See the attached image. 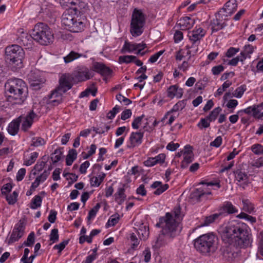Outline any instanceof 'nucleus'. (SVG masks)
Returning a JSON list of instances; mask_svg holds the SVG:
<instances>
[{
    "instance_id": "20",
    "label": "nucleus",
    "mask_w": 263,
    "mask_h": 263,
    "mask_svg": "<svg viewBox=\"0 0 263 263\" xmlns=\"http://www.w3.org/2000/svg\"><path fill=\"white\" fill-rule=\"evenodd\" d=\"M37 73H39L38 70L31 71L29 76L30 85L35 89L40 88L45 81V79L42 77H40L39 79H35L34 74H37Z\"/></svg>"
},
{
    "instance_id": "57",
    "label": "nucleus",
    "mask_w": 263,
    "mask_h": 263,
    "mask_svg": "<svg viewBox=\"0 0 263 263\" xmlns=\"http://www.w3.org/2000/svg\"><path fill=\"white\" fill-rule=\"evenodd\" d=\"M156 164L162 165L165 162L166 156L163 153H161L155 157H153Z\"/></svg>"
},
{
    "instance_id": "53",
    "label": "nucleus",
    "mask_w": 263,
    "mask_h": 263,
    "mask_svg": "<svg viewBox=\"0 0 263 263\" xmlns=\"http://www.w3.org/2000/svg\"><path fill=\"white\" fill-rule=\"evenodd\" d=\"M252 151L256 155L263 154V145L260 144H254L251 146Z\"/></svg>"
},
{
    "instance_id": "45",
    "label": "nucleus",
    "mask_w": 263,
    "mask_h": 263,
    "mask_svg": "<svg viewBox=\"0 0 263 263\" xmlns=\"http://www.w3.org/2000/svg\"><path fill=\"white\" fill-rule=\"evenodd\" d=\"M129 239L131 243L132 249L136 248L139 244L140 240L137 238L135 233H132L129 234Z\"/></svg>"
},
{
    "instance_id": "32",
    "label": "nucleus",
    "mask_w": 263,
    "mask_h": 263,
    "mask_svg": "<svg viewBox=\"0 0 263 263\" xmlns=\"http://www.w3.org/2000/svg\"><path fill=\"white\" fill-rule=\"evenodd\" d=\"M77 152L74 149H71L69 151L68 154L66 158V163L68 166L71 165L73 162L77 159Z\"/></svg>"
},
{
    "instance_id": "16",
    "label": "nucleus",
    "mask_w": 263,
    "mask_h": 263,
    "mask_svg": "<svg viewBox=\"0 0 263 263\" xmlns=\"http://www.w3.org/2000/svg\"><path fill=\"white\" fill-rule=\"evenodd\" d=\"M72 77L69 73L63 74L59 79V85L58 87L59 90L63 92H66L68 90L70 89L72 86Z\"/></svg>"
},
{
    "instance_id": "15",
    "label": "nucleus",
    "mask_w": 263,
    "mask_h": 263,
    "mask_svg": "<svg viewBox=\"0 0 263 263\" xmlns=\"http://www.w3.org/2000/svg\"><path fill=\"white\" fill-rule=\"evenodd\" d=\"M25 225L23 222L20 221L13 229L12 234L8 239V243L11 244L18 240L24 234Z\"/></svg>"
},
{
    "instance_id": "44",
    "label": "nucleus",
    "mask_w": 263,
    "mask_h": 263,
    "mask_svg": "<svg viewBox=\"0 0 263 263\" xmlns=\"http://www.w3.org/2000/svg\"><path fill=\"white\" fill-rule=\"evenodd\" d=\"M246 86L245 85H241L237 87L233 92V96L237 98H240L242 96L244 92L246 90Z\"/></svg>"
},
{
    "instance_id": "6",
    "label": "nucleus",
    "mask_w": 263,
    "mask_h": 263,
    "mask_svg": "<svg viewBox=\"0 0 263 263\" xmlns=\"http://www.w3.org/2000/svg\"><path fill=\"white\" fill-rule=\"evenodd\" d=\"M5 53L7 61L11 66L15 69L22 67L25 53L21 46L12 45L7 47Z\"/></svg>"
},
{
    "instance_id": "58",
    "label": "nucleus",
    "mask_w": 263,
    "mask_h": 263,
    "mask_svg": "<svg viewBox=\"0 0 263 263\" xmlns=\"http://www.w3.org/2000/svg\"><path fill=\"white\" fill-rule=\"evenodd\" d=\"M68 242L69 240H65L60 243L55 245L53 247V249L58 250L59 253H60L61 251L65 248L66 246L68 245Z\"/></svg>"
},
{
    "instance_id": "46",
    "label": "nucleus",
    "mask_w": 263,
    "mask_h": 263,
    "mask_svg": "<svg viewBox=\"0 0 263 263\" xmlns=\"http://www.w3.org/2000/svg\"><path fill=\"white\" fill-rule=\"evenodd\" d=\"M97 249L92 250V253L88 255L82 263H92L97 258Z\"/></svg>"
},
{
    "instance_id": "30",
    "label": "nucleus",
    "mask_w": 263,
    "mask_h": 263,
    "mask_svg": "<svg viewBox=\"0 0 263 263\" xmlns=\"http://www.w3.org/2000/svg\"><path fill=\"white\" fill-rule=\"evenodd\" d=\"M63 150V147H59L51 154V160L53 164L61 160L62 158Z\"/></svg>"
},
{
    "instance_id": "63",
    "label": "nucleus",
    "mask_w": 263,
    "mask_h": 263,
    "mask_svg": "<svg viewBox=\"0 0 263 263\" xmlns=\"http://www.w3.org/2000/svg\"><path fill=\"white\" fill-rule=\"evenodd\" d=\"M256 48V46H253L252 45L248 44L246 45L243 47V52L247 54H251L254 51V50Z\"/></svg>"
},
{
    "instance_id": "4",
    "label": "nucleus",
    "mask_w": 263,
    "mask_h": 263,
    "mask_svg": "<svg viewBox=\"0 0 263 263\" xmlns=\"http://www.w3.org/2000/svg\"><path fill=\"white\" fill-rule=\"evenodd\" d=\"M218 239L213 233L202 235L194 240L195 249L203 254L214 253L218 247Z\"/></svg>"
},
{
    "instance_id": "56",
    "label": "nucleus",
    "mask_w": 263,
    "mask_h": 263,
    "mask_svg": "<svg viewBox=\"0 0 263 263\" xmlns=\"http://www.w3.org/2000/svg\"><path fill=\"white\" fill-rule=\"evenodd\" d=\"M120 108L119 106L116 105L107 115V118L109 119H112L116 114L119 112Z\"/></svg>"
},
{
    "instance_id": "17",
    "label": "nucleus",
    "mask_w": 263,
    "mask_h": 263,
    "mask_svg": "<svg viewBox=\"0 0 263 263\" xmlns=\"http://www.w3.org/2000/svg\"><path fill=\"white\" fill-rule=\"evenodd\" d=\"M143 134V132H132L129 138V143L127 145V148H133L139 146L142 142Z\"/></svg>"
},
{
    "instance_id": "50",
    "label": "nucleus",
    "mask_w": 263,
    "mask_h": 263,
    "mask_svg": "<svg viewBox=\"0 0 263 263\" xmlns=\"http://www.w3.org/2000/svg\"><path fill=\"white\" fill-rule=\"evenodd\" d=\"M237 217L240 219H246V220L250 221L251 223H255L256 221L255 217L249 215L243 212H241L238 214Z\"/></svg>"
},
{
    "instance_id": "55",
    "label": "nucleus",
    "mask_w": 263,
    "mask_h": 263,
    "mask_svg": "<svg viewBox=\"0 0 263 263\" xmlns=\"http://www.w3.org/2000/svg\"><path fill=\"white\" fill-rule=\"evenodd\" d=\"M210 122L208 118H201L199 121V122L197 124V126L200 129H202L203 128H208L210 125Z\"/></svg>"
},
{
    "instance_id": "21",
    "label": "nucleus",
    "mask_w": 263,
    "mask_h": 263,
    "mask_svg": "<svg viewBox=\"0 0 263 263\" xmlns=\"http://www.w3.org/2000/svg\"><path fill=\"white\" fill-rule=\"evenodd\" d=\"M223 17L222 15L219 16L218 12L216 15L215 18L213 19L211 23V29L213 32H217L222 29L226 26V24L223 22V20H224Z\"/></svg>"
},
{
    "instance_id": "34",
    "label": "nucleus",
    "mask_w": 263,
    "mask_h": 263,
    "mask_svg": "<svg viewBox=\"0 0 263 263\" xmlns=\"http://www.w3.org/2000/svg\"><path fill=\"white\" fill-rule=\"evenodd\" d=\"M243 210L249 213H253L255 212L254 205L248 199H243Z\"/></svg>"
},
{
    "instance_id": "13",
    "label": "nucleus",
    "mask_w": 263,
    "mask_h": 263,
    "mask_svg": "<svg viewBox=\"0 0 263 263\" xmlns=\"http://www.w3.org/2000/svg\"><path fill=\"white\" fill-rule=\"evenodd\" d=\"M91 70L101 74L103 77V80L106 81L108 78L111 77L113 72L111 69L104 64L98 62L92 64Z\"/></svg>"
},
{
    "instance_id": "5",
    "label": "nucleus",
    "mask_w": 263,
    "mask_h": 263,
    "mask_svg": "<svg viewBox=\"0 0 263 263\" xmlns=\"http://www.w3.org/2000/svg\"><path fill=\"white\" fill-rule=\"evenodd\" d=\"M31 36L34 40L42 45H47L53 40V34L50 28L43 23L35 25Z\"/></svg>"
},
{
    "instance_id": "41",
    "label": "nucleus",
    "mask_w": 263,
    "mask_h": 263,
    "mask_svg": "<svg viewBox=\"0 0 263 263\" xmlns=\"http://www.w3.org/2000/svg\"><path fill=\"white\" fill-rule=\"evenodd\" d=\"M221 111V108L220 107L215 108L206 117L211 122L214 121L217 118L218 115Z\"/></svg>"
},
{
    "instance_id": "10",
    "label": "nucleus",
    "mask_w": 263,
    "mask_h": 263,
    "mask_svg": "<svg viewBox=\"0 0 263 263\" xmlns=\"http://www.w3.org/2000/svg\"><path fill=\"white\" fill-rule=\"evenodd\" d=\"M201 183L202 185L201 187L196 189V190L191 194V197L192 199L199 201L206 195L211 194V191L208 187L209 186L215 185L218 189L220 187V185L218 182H209L208 183L202 182Z\"/></svg>"
},
{
    "instance_id": "27",
    "label": "nucleus",
    "mask_w": 263,
    "mask_h": 263,
    "mask_svg": "<svg viewBox=\"0 0 263 263\" xmlns=\"http://www.w3.org/2000/svg\"><path fill=\"white\" fill-rule=\"evenodd\" d=\"M151 187L156 189L153 193L154 195H160L166 191L169 186L167 184H163L161 181H155Z\"/></svg>"
},
{
    "instance_id": "23",
    "label": "nucleus",
    "mask_w": 263,
    "mask_h": 263,
    "mask_svg": "<svg viewBox=\"0 0 263 263\" xmlns=\"http://www.w3.org/2000/svg\"><path fill=\"white\" fill-rule=\"evenodd\" d=\"M22 116H21L9 124L7 129L10 135L15 136L17 134L20 123L22 122Z\"/></svg>"
},
{
    "instance_id": "61",
    "label": "nucleus",
    "mask_w": 263,
    "mask_h": 263,
    "mask_svg": "<svg viewBox=\"0 0 263 263\" xmlns=\"http://www.w3.org/2000/svg\"><path fill=\"white\" fill-rule=\"evenodd\" d=\"M144 117V115L136 118L132 122V126L134 129H138L140 125L142 120Z\"/></svg>"
},
{
    "instance_id": "43",
    "label": "nucleus",
    "mask_w": 263,
    "mask_h": 263,
    "mask_svg": "<svg viewBox=\"0 0 263 263\" xmlns=\"http://www.w3.org/2000/svg\"><path fill=\"white\" fill-rule=\"evenodd\" d=\"M254 117L257 119H261L263 117V103L258 105H255Z\"/></svg>"
},
{
    "instance_id": "9",
    "label": "nucleus",
    "mask_w": 263,
    "mask_h": 263,
    "mask_svg": "<svg viewBox=\"0 0 263 263\" xmlns=\"http://www.w3.org/2000/svg\"><path fill=\"white\" fill-rule=\"evenodd\" d=\"M145 17L140 10H135L132 14L130 32L134 37L140 36L143 32Z\"/></svg>"
},
{
    "instance_id": "7",
    "label": "nucleus",
    "mask_w": 263,
    "mask_h": 263,
    "mask_svg": "<svg viewBox=\"0 0 263 263\" xmlns=\"http://www.w3.org/2000/svg\"><path fill=\"white\" fill-rule=\"evenodd\" d=\"M62 25L69 31L73 32H79L84 30V23L78 19L76 14H73L71 11H65L61 18Z\"/></svg>"
},
{
    "instance_id": "60",
    "label": "nucleus",
    "mask_w": 263,
    "mask_h": 263,
    "mask_svg": "<svg viewBox=\"0 0 263 263\" xmlns=\"http://www.w3.org/2000/svg\"><path fill=\"white\" fill-rule=\"evenodd\" d=\"M116 99L120 102L123 103L125 105H128L132 103V101L126 98L121 94L116 96Z\"/></svg>"
},
{
    "instance_id": "25",
    "label": "nucleus",
    "mask_w": 263,
    "mask_h": 263,
    "mask_svg": "<svg viewBox=\"0 0 263 263\" xmlns=\"http://www.w3.org/2000/svg\"><path fill=\"white\" fill-rule=\"evenodd\" d=\"M238 212L237 208L231 202H225L220 209L219 214L228 215L236 213Z\"/></svg>"
},
{
    "instance_id": "22",
    "label": "nucleus",
    "mask_w": 263,
    "mask_h": 263,
    "mask_svg": "<svg viewBox=\"0 0 263 263\" xmlns=\"http://www.w3.org/2000/svg\"><path fill=\"white\" fill-rule=\"evenodd\" d=\"M65 92H63L57 87L51 94L49 104L53 106H57L60 104L63 101L62 95Z\"/></svg>"
},
{
    "instance_id": "39",
    "label": "nucleus",
    "mask_w": 263,
    "mask_h": 263,
    "mask_svg": "<svg viewBox=\"0 0 263 263\" xmlns=\"http://www.w3.org/2000/svg\"><path fill=\"white\" fill-rule=\"evenodd\" d=\"M87 8V4L83 2L78 0V2L76 4L73 10L77 12H84Z\"/></svg>"
},
{
    "instance_id": "62",
    "label": "nucleus",
    "mask_w": 263,
    "mask_h": 263,
    "mask_svg": "<svg viewBox=\"0 0 263 263\" xmlns=\"http://www.w3.org/2000/svg\"><path fill=\"white\" fill-rule=\"evenodd\" d=\"M165 50H162L152 55L148 60V62L151 63L156 62L158 58L164 52Z\"/></svg>"
},
{
    "instance_id": "35",
    "label": "nucleus",
    "mask_w": 263,
    "mask_h": 263,
    "mask_svg": "<svg viewBox=\"0 0 263 263\" xmlns=\"http://www.w3.org/2000/svg\"><path fill=\"white\" fill-rule=\"evenodd\" d=\"M219 214H214L204 218V221L201 224V227H205L213 223L219 216Z\"/></svg>"
},
{
    "instance_id": "36",
    "label": "nucleus",
    "mask_w": 263,
    "mask_h": 263,
    "mask_svg": "<svg viewBox=\"0 0 263 263\" xmlns=\"http://www.w3.org/2000/svg\"><path fill=\"white\" fill-rule=\"evenodd\" d=\"M39 156V153L34 152L30 154V156L28 158L25 159L24 164L26 166H30L36 160Z\"/></svg>"
},
{
    "instance_id": "49",
    "label": "nucleus",
    "mask_w": 263,
    "mask_h": 263,
    "mask_svg": "<svg viewBox=\"0 0 263 263\" xmlns=\"http://www.w3.org/2000/svg\"><path fill=\"white\" fill-rule=\"evenodd\" d=\"M119 219L120 216L118 214L112 215L109 217L107 224L108 227L114 226L119 222Z\"/></svg>"
},
{
    "instance_id": "12",
    "label": "nucleus",
    "mask_w": 263,
    "mask_h": 263,
    "mask_svg": "<svg viewBox=\"0 0 263 263\" xmlns=\"http://www.w3.org/2000/svg\"><path fill=\"white\" fill-rule=\"evenodd\" d=\"M239 247L234 244H228L227 246H223L221 249V253L224 259L228 261H232L238 255Z\"/></svg>"
},
{
    "instance_id": "8",
    "label": "nucleus",
    "mask_w": 263,
    "mask_h": 263,
    "mask_svg": "<svg viewBox=\"0 0 263 263\" xmlns=\"http://www.w3.org/2000/svg\"><path fill=\"white\" fill-rule=\"evenodd\" d=\"M205 34L206 31L200 26H196L192 31L188 33L187 36L191 45L186 46L188 49L187 55L195 54L198 52V46Z\"/></svg>"
},
{
    "instance_id": "51",
    "label": "nucleus",
    "mask_w": 263,
    "mask_h": 263,
    "mask_svg": "<svg viewBox=\"0 0 263 263\" xmlns=\"http://www.w3.org/2000/svg\"><path fill=\"white\" fill-rule=\"evenodd\" d=\"M17 196V192L14 191L12 194L6 196V200L9 204H13L16 202Z\"/></svg>"
},
{
    "instance_id": "48",
    "label": "nucleus",
    "mask_w": 263,
    "mask_h": 263,
    "mask_svg": "<svg viewBox=\"0 0 263 263\" xmlns=\"http://www.w3.org/2000/svg\"><path fill=\"white\" fill-rule=\"evenodd\" d=\"M100 208V205L99 203H97L92 209H91L87 216V219L88 220L93 219L96 216L97 212Z\"/></svg>"
},
{
    "instance_id": "33",
    "label": "nucleus",
    "mask_w": 263,
    "mask_h": 263,
    "mask_svg": "<svg viewBox=\"0 0 263 263\" xmlns=\"http://www.w3.org/2000/svg\"><path fill=\"white\" fill-rule=\"evenodd\" d=\"M78 0H60L61 5L64 8H69L70 11L74 9V6Z\"/></svg>"
},
{
    "instance_id": "2",
    "label": "nucleus",
    "mask_w": 263,
    "mask_h": 263,
    "mask_svg": "<svg viewBox=\"0 0 263 263\" xmlns=\"http://www.w3.org/2000/svg\"><path fill=\"white\" fill-rule=\"evenodd\" d=\"M221 239L225 243L234 244L239 248H246L252 242L249 230L243 222H230L219 230Z\"/></svg>"
},
{
    "instance_id": "24",
    "label": "nucleus",
    "mask_w": 263,
    "mask_h": 263,
    "mask_svg": "<svg viewBox=\"0 0 263 263\" xmlns=\"http://www.w3.org/2000/svg\"><path fill=\"white\" fill-rule=\"evenodd\" d=\"M183 93V89L179 88L177 85L170 86L167 90V96L171 99H173L175 97L181 98Z\"/></svg>"
},
{
    "instance_id": "52",
    "label": "nucleus",
    "mask_w": 263,
    "mask_h": 263,
    "mask_svg": "<svg viewBox=\"0 0 263 263\" xmlns=\"http://www.w3.org/2000/svg\"><path fill=\"white\" fill-rule=\"evenodd\" d=\"M34 242V232L30 233L28 236L26 241H25L22 246L31 247Z\"/></svg>"
},
{
    "instance_id": "37",
    "label": "nucleus",
    "mask_w": 263,
    "mask_h": 263,
    "mask_svg": "<svg viewBox=\"0 0 263 263\" xmlns=\"http://www.w3.org/2000/svg\"><path fill=\"white\" fill-rule=\"evenodd\" d=\"M136 59V57L132 55H123L119 57L118 62L120 64H129L134 61Z\"/></svg>"
},
{
    "instance_id": "38",
    "label": "nucleus",
    "mask_w": 263,
    "mask_h": 263,
    "mask_svg": "<svg viewBox=\"0 0 263 263\" xmlns=\"http://www.w3.org/2000/svg\"><path fill=\"white\" fill-rule=\"evenodd\" d=\"M82 56L81 54L74 51H71L67 55L64 57V62L66 63H70Z\"/></svg>"
},
{
    "instance_id": "40",
    "label": "nucleus",
    "mask_w": 263,
    "mask_h": 263,
    "mask_svg": "<svg viewBox=\"0 0 263 263\" xmlns=\"http://www.w3.org/2000/svg\"><path fill=\"white\" fill-rule=\"evenodd\" d=\"M46 144V141L40 137L32 138L31 140V146L39 147Z\"/></svg>"
},
{
    "instance_id": "26",
    "label": "nucleus",
    "mask_w": 263,
    "mask_h": 263,
    "mask_svg": "<svg viewBox=\"0 0 263 263\" xmlns=\"http://www.w3.org/2000/svg\"><path fill=\"white\" fill-rule=\"evenodd\" d=\"M186 101L185 100H183L181 101H178L177 103H176L173 107V108L168 111H167L163 118L162 119V121L164 122V121L167 119L168 116L172 114L173 112H177L179 110H182L186 106Z\"/></svg>"
},
{
    "instance_id": "31",
    "label": "nucleus",
    "mask_w": 263,
    "mask_h": 263,
    "mask_svg": "<svg viewBox=\"0 0 263 263\" xmlns=\"http://www.w3.org/2000/svg\"><path fill=\"white\" fill-rule=\"evenodd\" d=\"M106 174L104 173H101L97 176L92 177L90 179V184L92 186L98 187L103 181Z\"/></svg>"
},
{
    "instance_id": "14",
    "label": "nucleus",
    "mask_w": 263,
    "mask_h": 263,
    "mask_svg": "<svg viewBox=\"0 0 263 263\" xmlns=\"http://www.w3.org/2000/svg\"><path fill=\"white\" fill-rule=\"evenodd\" d=\"M237 9V4L236 0H230L227 2L223 7L218 11L219 16L222 15L224 20L231 15Z\"/></svg>"
},
{
    "instance_id": "28",
    "label": "nucleus",
    "mask_w": 263,
    "mask_h": 263,
    "mask_svg": "<svg viewBox=\"0 0 263 263\" xmlns=\"http://www.w3.org/2000/svg\"><path fill=\"white\" fill-rule=\"evenodd\" d=\"M114 196L115 201L118 204L121 205L126 198V195L125 194V189L123 187H119Z\"/></svg>"
},
{
    "instance_id": "64",
    "label": "nucleus",
    "mask_w": 263,
    "mask_h": 263,
    "mask_svg": "<svg viewBox=\"0 0 263 263\" xmlns=\"http://www.w3.org/2000/svg\"><path fill=\"white\" fill-rule=\"evenodd\" d=\"M252 166L259 168L263 166V156L252 161L251 163Z\"/></svg>"
},
{
    "instance_id": "1",
    "label": "nucleus",
    "mask_w": 263,
    "mask_h": 263,
    "mask_svg": "<svg viewBox=\"0 0 263 263\" xmlns=\"http://www.w3.org/2000/svg\"><path fill=\"white\" fill-rule=\"evenodd\" d=\"M183 217L181 208L177 206L172 212H167L159 218V222L156 226L162 229V234L157 238L153 245L154 248H160L179 234L181 230L180 223Z\"/></svg>"
},
{
    "instance_id": "47",
    "label": "nucleus",
    "mask_w": 263,
    "mask_h": 263,
    "mask_svg": "<svg viewBox=\"0 0 263 263\" xmlns=\"http://www.w3.org/2000/svg\"><path fill=\"white\" fill-rule=\"evenodd\" d=\"M183 156V160L181 163L182 167H185L186 165H187L189 163L192 162L194 158L193 154H187V155H182Z\"/></svg>"
},
{
    "instance_id": "3",
    "label": "nucleus",
    "mask_w": 263,
    "mask_h": 263,
    "mask_svg": "<svg viewBox=\"0 0 263 263\" xmlns=\"http://www.w3.org/2000/svg\"><path fill=\"white\" fill-rule=\"evenodd\" d=\"M6 89L11 93L13 103L22 104L26 99L27 88L25 83L20 79H10L5 84Z\"/></svg>"
},
{
    "instance_id": "54",
    "label": "nucleus",
    "mask_w": 263,
    "mask_h": 263,
    "mask_svg": "<svg viewBox=\"0 0 263 263\" xmlns=\"http://www.w3.org/2000/svg\"><path fill=\"white\" fill-rule=\"evenodd\" d=\"M58 230L57 229H53L51 230L50 234V241H51L50 243H53L59 240Z\"/></svg>"
},
{
    "instance_id": "18",
    "label": "nucleus",
    "mask_w": 263,
    "mask_h": 263,
    "mask_svg": "<svg viewBox=\"0 0 263 263\" xmlns=\"http://www.w3.org/2000/svg\"><path fill=\"white\" fill-rule=\"evenodd\" d=\"M37 117V115L33 110L30 111L25 117L22 118V129L26 132L32 126L34 119Z\"/></svg>"
},
{
    "instance_id": "42",
    "label": "nucleus",
    "mask_w": 263,
    "mask_h": 263,
    "mask_svg": "<svg viewBox=\"0 0 263 263\" xmlns=\"http://www.w3.org/2000/svg\"><path fill=\"white\" fill-rule=\"evenodd\" d=\"M42 201V199L40 196H35L32 200L30 208L32 209H36L37 208L40 207L41 205Z\"/></svg>"
},
{
    "instance_id": "19",
    "label": "nucleus",
    "mask_w": 263,
    "mask_h": 263,
    "mask_svg": "<svg viewBox=\"0 0 263 263\" xmlns=\"http://www.w3.org/2000/svg\"><path fill=\"white\" fill-rule=\"evenodd\" d=\"M234 174L238 184L244 189L249 182L248 175L246 172L239 170H236Z\"/></svg>"
},
{
    "instance_id": "59",
    "label": "nucleus",
    "mask_w": 263,
    "mask_h": 263,
    "mask_svg": "<svg viewBox=\"0 0 263 263\" xmlns=\"http://www.w3.org/2000/svg\"><path fill=\"white\" fill-rule=\"evenodd\" d=\"M239 48L230 47L226 52V57L228 58H232L239 51Z\"/></svg>"
},
{
    "instance_id": "29",
    "label": "nucleus",
    "mask_w": 263,
    "mask_h": 263,
    "mask_svg": "<svg viewBox=\"0 0 263 263\" xmlns=\"http://www.w3.org/2000/svg\"><path fill=\"white\" fill-rule=\"evenodd\" d=\"M136 52V43L129 42L127 41H125L124 44L121 50V52L124 53L126 52L135 53Z\"/></svg>"
},
{
    "instance_id": "11",
    "label": "nucleus",
    "mask_w": 263,
    "mask_h": 263,
    "mask_svg": "<svg viewBox=\"0 0 263 263\" xmlns=\"http://www.w3.org/2000/svg\"><path fill=\"white\" fill-rule=\"evenodd\" d=\"M93 72L84 65L78 66L72 72L73 79L78 82H84L92 78Z\"/></svg>"
}]
</instances>
